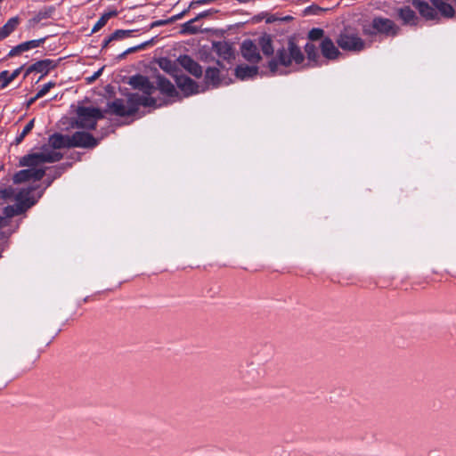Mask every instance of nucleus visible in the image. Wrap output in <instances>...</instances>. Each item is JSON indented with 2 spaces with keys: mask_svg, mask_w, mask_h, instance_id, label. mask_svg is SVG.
<instances>
[{
  "mask_svg": "<svg viewBox=\"0 0 456 456\" xmlns=\"http://www.w3.org/2000/svg\"><path fill=\"white\" fill-rule=\"evenodd\" d=\"M305 51L310 61L317 62L319 53L318 49L314 44L307 43L305 46Z\"/></svg>",
  "mask_w": 456,
  "mask_h": 456,
  "instance_id": "nucleus-24",
  "label": "nucleus"
},
{
  "mask_svg": "<svg viewBox=\"0 0 456 456\" xmlns=\"http://www.w3.org/2000/svg\"><path fill=\"white\" fill-rule=\"evenodd\" d=\"M58 64L57 61L50 60V59H45L42 61H38L32 64L28 68V72H37L41 73L42 75H46L49 71L53 69Z\"/></svg>",
  "mask_w": 456,
  "mask_h": 456,
  "instance_id": "nucleus-14",
  "label": "nucleus"
},
{
  "mask_svg": "<svg viewBox=\"0 0 456 456\" xmlns=\"http://www.w3.org/2000/svg\"><path fill=\"white\" fill-rule=\"evenodd\" d=\"M324 31L319 28H312L308 33V38L312 41H316L323 37Z\"/></svg>",
  "mask_w": 456,
  "mask_h": 456,
  "instance_id": "nucleus-30",
  "label": "nucleus"
},
{
  "mask_svg": "<svg viewBox=\"0 0 456 456\" xmlns=\"http://www.w3.org/2000/svg\"><path fill=\"white\" fill-rule=\"evenodd\" d=\"M20 70H21V68H18L15 70H13L12 73L8 72L9 81L10 82L13 81L20 75Z\"/></svg>",
  "mask_w": 456,
  "mask_h": 456,
  "instance_id": "nucleus-35",
  "label": "nucleus"
},
{
  "mask_svg": "<svg viewBox=\"0 0 456 456\" xmlns=\"http://www.w3.org/2000/svg\"><path fill=\"white\" fill-rule=\"evenodd\" d=\"M25 52L24 49H23V45H22V43L14 46L8 53V56L9 57H13V56H16V55H19L20 53Z\"/></svg>",
  "mask_w": 456,
  "mask_h": 456,
  "instance_id": "nucleus-33",
  "label": "nucleus"
},
{
  "mask_svg": "<svg viewBox=\"0 0 456 456\" xmlns=\"http://www.w3.org/2000/svg\"><path fill=\"white\" fill-rule=\"evenodd\" d=\"M259 46L265 55L270 56L273 53V47L272 45V40L269 37H262L259 39Z\"/></svg>",
  "mask_w": 456,
  "mask_h": 456,
  "instance_id": "nucleus-23",
  "label": "nucleus"
},
{
  "mask_svg": "<svg viewBox=\"0 0 456 456\" xmlns=\"http://www.w3.org/2000/svg\"><path fill=\"white\" fill-rule=\"evenodd\" d=\"M115 12H109V13H105L103 14L98 20L97 22L94 24L93 29H92V32H97L98 30H100L106 23L107 21L109 20V19L114 15Z\"/></svg>",
  "mask_w": 456,
  "mask_h": 456,
  "instance_id": "nucleus-26",
  "label": "nucleus"
},
{
  "mask_svg": "<svg viewBox=\"0 0 456 456\" xmlns=\"http://www.w3.org/2000/svg\"><path fill=\"white\" fill-rule=\"evenodd\" d=\"M164 23H166V21L159 20V21L155 22V23L153 24V26H154V25H161V24H164Z\"/></svg>",
  "mask_w": 456,
  "mask_h": 456,
  "instance_id": "nucleus-39",
  "label": "nucleus"
},
{
  "mask_svg": "<svg viewBox=\"0 0 456 456\" xmlns=\"http://www.w3.org/2000/svg\"><path fill=\"white\" fill-rule=\"evenodd\" d=\"M37 99H38V98H36V95H35L33 98H31V99L28 101V105H31V104H32V103H34V102H36V100H37Z\"/></svg>",
  "mask_w": 456,
  "mask_h": 456,
  "instance_id": "nucleus-38",
  "label": "nucleus"
},
{
  "mask_svg": "<svg viewBox=\"0 0 456 456\" xmlns=\"http://www.w3.org/2000/svg\"><path fill=\"white\" fill-rule=\"evenodd\" d=\"M373 28L376 29L379 33H384L387 35H395L397 32V28L395 23L386 18H375L372 21Z\"/></svg>",
  "mask_w": 456,
  "mask_h": 456,
  "instance_id": "nucleus-11",
  "label": "nucleus"
},
{
  "mask_svg": "<svg viewBox=\"0 0 456 456\" xmlns=\"http://www.w3.org/2000/svg\"><path fill=\"white\" fill-rule=\"evenodd\" d=\"M54 86H55L54 82H48V83L45 84L41 87V89H39L38 92L37 93L36 98H41V97L45 96L50 91V89Z\"/></svg>",
  "mask_w": 456,
  "mask_h": 456,
  "instance_id": "nucleus-31",
  "label": "nucleus"
},
{
  "mask_svg": "<svg viewBox=\"0 0 456 456\" xmlns=\"http://www.w3.org/2000/svg\"><path fill=\"white\" fill-rule=\"evenodd\" d=\"M69 135L53 134L48 139V143L44 145L39 151L24 156L20 160V166H37L45 163H53L62 158L58 150L70 148Z\"/></svg>",
  "mask_w": 456,
  "mask_h": 456,
  "instance_id": "nucleus-1",
  "label": "nucleus"
},
{
  "mask_svg": "<svg viewBox=\"0 0 456 456\" xmlns=\"http://www.w3.org/2000/svg\"><path fill=\"white\" fill-rule=\"evenodd\" d=\"M33 189L31 187L15 188L12 186L0 190V199L15 201L13 206H7L0 214V228L9 224L11 217L21 214L26 208L35 204L31 197Z\"/></svg>",
  "mask_w": 456,
  "mask_h": 456,
  "instance_id": "nucleus-2",
  "label": "nucleus"
},
{
  "mask_svg": "<svg viewBox=\"0 0 456 456\" xmlns=\"http://www.w3.org/2000/svg\"><path fill=\"white\" fill-rule=\"evenodd\" d=\"M156 100L152 97L140 96L139 94H131L127 100L116 99L110 103V111L118 116H130L135 113L139 106L157 107Z\"/></svg>",
  "mask_w": 456,
  "mask_h": 456,
  "instance_id": "nucleus-3",
  "label": "nucleus"
},
{
  "mask_svg": "<svg viewBox=\"0 0 456 456\" xmlns=\"http://www.w3.org/2000/svg\"><path fill=\"white\" fill-rule=\"evenodd\" d=\"M11 82L8 77V70H4L0 72V87H6Z\"/></svg>",
  "mask_w": 456,
  "mask_h": 456,
  "instance_id": "nucleus-32",
  "label": "nucleus"
},
{
  "mask_svg": "<svg viewBox=\"0 0 456 456\" xmlns=\"http://www.w3.org/2000/svg\"><path fill=\"white\" fill-rule=\"evenodd\" d=\"M45 41V37L24 42V43H22L23 49L26 52L30 49L37 48V47L40 46Z\"/></svg>",
  "mask_w": 456,
  "mask_h": 456,
  "instance_id": "nucleus-28",
  "label": "nucleus"
},
{
  "mask_svg": "<svg viewBox=\"0 0 456 456\" xmlns=\"http://www.w3.org/2000/svg\"><path fill=\"white\" fill-rule=\"evenodd\" d=\"M216 49L219 56L224 60H229L233 57V51L227 43H218L216 45Z\"/></svg>",
  "mask_w": 456,
  "mask_h": 456,
  "instance_id": "nucleus-22",
  "label": "nucleus"
},
{
  "mask_svg": "<svg viewBox=\"0 0 456 456\" xmlns=\"http://www.w3.org/2000/svg\"><path fill=\"white\" fill-rule=\"evenodd\" d=\"M320 46L322 55L327 59L333 60L340 54L333 41L329 37H324Z\"/></svg>",
  "mask_w": 456,
  "mask_h": 456,
  "instance_id": "nucleus-15",
  "label": "nucleus"
},
{
  "mask_svg": "<svg viewBox=\"0 0 456 456\" xmlns=\"http://www.w3.org/2000/svg\"><path fill=\"white\" fill-rule=\"evenodd\" d=\"M219 69L216 68H208L205 73V81L208 85L216 86L219 85Z\"/></svg>",
  "mask_w": 456,
  "mask_h": 456,
  "instance_id": "nucleus-20",
  "label": "nucleus"
},
{
  "mask_svg": "<svg viewBox=\"0 0 456 456\" xmlns=\"http://www.w3.org/2000/svg\"><path fill=\"white\" fill-rule=\"evenodd\" d=\"M20 20L18 16L12 17L7 20V22L0 28V41L9 37L18 27Z\"/></svg>",
  "mask_w": 456,
  "mask_h": 456,
  "instance_id": "nucleus-19",
  "label": "nucleus"
},
{
  "mask_svg": "<svg viewBox=\"0 0 456 456\" xmlns=\"http://www.w3.org/2000/svg\"><path fill=\"white\" fill-rule=\"evenodd\" d=\"M27 167H28V169L20 170L13 175L12 180L15 184L29 181L37 182L41 180L45 175V168L43 165Z\"/></svg>",
  "mask_w": 456,
  "mask_h": 456,
  "instance_id": "nucleus-7",
  "label": "nucleus"
},
{
  "mask_svg": "<svg viewBox=\"0 0 456 456\" xmlns=\"http://www.w3.org/2000/svg\"><path fill=\"white\" fill-rule=\"evenodd\" d=\"M196 19H191L189 21L185 22L182 26V32L185 34H195L200 31L199 27L195 26L194 23Z\"/></svg>",
  "mask_w": 456,
  "mask_h": 456,
  "instance_id": "nucleus-25",
  "label": "nucleus"
},
{
  "mask_svg": "<svg viewBox=\"0 0 456 456\" xmlns=\"http://www.w3.org/2000/svg\"><path fill=\"white\" fill-rule=\"evenodd\" d=\"M241 54L245 60L253 64L257 63L261 60L258 47L251 40H245L240 47Z\"/></svg>",
  "mask_w": 456,
  "mask_h": 456,
  "instance_id": "nucleus-10",
  "label": "nucleus"
},
{
  "mask_svg": "<svg viewBox=\"0 0 456 456\" xmlns=\"http://www.w3.org/2000/svg\"><path fill=\"white\" fill-rule=\"evenodd\" d=\"M34 122L35 120L34 119H31L25 126L24 128L22 129L21 133L16 137L15 141H16V143L19 144L20 143L23 139L25 138V136L30 133V131L33 129L34 127Z\"/></svg>",
  "mask_w": 456,
  "mask_h": 456,
  "instance_id": "nucleus-27",
  "label": "nucleus"
},
{
  "mask_svg": "<svg viewBox=\"0 0 456 456\" xmlns=\"http://www.w3.org/2000/svg\"><path fill=\"white\" fill-rule=\"evenodd\" d=\"M399 16L405 24H415L417 17L410 7H403L399 10Z\"/></svg>",
  "mask_w": 456,
  "mask_h": 456,
  "instance_id": "nucleus-21",
  "label": "nucleus"
},
{
  "mask_svg": "<svg viewBox=\"0 0 456 456\" xmlns=\"http://www.w3.org/2000/svg\"><path fill=\"white\" fill-rule=\"evenodd\" d=\"M77 114V126L86 129H94L97 121L103 118L101 110L94 107H79Z\"/></svg>",
  "mask_w": 456,
  "mask_h": 456,
  "instance_id": "nucleus-5",
  "label": "nucleus"
},
{
  "mask_svg": "<svg viewBox=\"0 0 456 456\" xmlns=\"http://www.w3.org/2000/svg\"><path fill=\"white\" fill-rule=\"evenodd\" d=\"M337 43L346 51L359 52L365 47L363 40L351 28H345L338 36Z\"/></svg>",
  "mask_w": 456,
  "mask_h": 456,
  "instance_id": "nucleus-6",
  "label": "nucleus"
},
{
  "mask_svg": "<svg viewBox=\"0 0 456 456\" xmlns=\"http://www.w3.org/2000/svg\"><path fill=\"white\" fill-rule=\"evenodd\" d=\"M147 45V43H143V44H141L139 45H136V46H134V47H130L128 49H126L121 55L120 57H125L126 54L128 53H134L135 51H138V50H142L145 47V45Z\"/></svg>",
  "mask_w": 456,
  "mask_h": 456,
  "instance_id": "nucleus-34",
  "label": "nucleus"
},
{
  "mask_svg": "<svg viewBox=\"0 0 456 456\" xmlns=\"http://www.w3.org/2000/svg\"><path fill=\"white\" fill-rule=\"evenodd\" d=\"M133 30L118 29L110 35V39L120 40L131 37Z\"/></svg>",
  "mask_w": 456,
  "mask_h": 456,
  "instance_id": "nucleus-29",
  "label": "nucleus"
},
{
  "mask_svg": "<svg viewBox=\"0 0 456 456\" xmlns=\"http://www.w3.org/2000/svg\"><path fill=\"white\" fill-rule=\"evenodd\" d=\"M54 12H55L54 6H45L43 8H41L33 18L28 20V27L34 28L41 20L51 18L53 16V14L54 13Z\"/></svg>",
  "mask_w": 456,
  "mask_h": 456,
  "instance_id": "nucleus-16",
  "label": "nucleus"
},
{
  "mask_svg": "<svg viewBox=\"0 0 456 456\" xmlns=\"http://www.w3.org/2000/svg\"><path fill=\"white\" fill-rule=\"evenodd\" d=\"M129 85L132 86L134 89L142 92V96L151 97V95L155 91V86L149 80L148 77L142 75L131 77L129 79Z\"/></svg>",
  "mask_w": 456,
  "mask_h": 456,
  "instance_id": "nucleus-8",
  "label": "nucleus"
},
{
  "mask_svg": "<svg viewBox=\"0 0 456 456\" xmlns=\"http://www.w3.org/2000/svg\"><path fill=\"white\" fill-rule=\"evenodd\" d=\"M70 148H92L97 145V140L86 132H76L69 135Z\"/></svg>",
  "mask_w": 456,
  "mask_h": 456,
  "instance_id": "nucleus-9",
  "label": "nucleus"
},
{
  "mask_svg": "<svg viewBox=\"0 0 456 456\" xmlns=\"http://www.w3.org/2000/svg\"><path fill=\"white\" fill-rule=\"evenodd\" d=\"M258 68L256 66L239 65L235 69V75L241 80L248 79L256 76Z\"/></svg>",
  "mask_w": 456,
  "mask_h": 456,
  "instance_id": "nucleus-18",
  "label": "nucleus"
},
{
  "mask_svg": "<svg viewBox=\"0 0 456 456\" xmlns=\"http://www.w3.org/2000/svg\"><path fill=\"white\" fill-rule=\"evenodd\" d=\"M113 40H114V39H110V37H108L107 39H105V40L103 41V44H102V48L107 47V46H108V45H109L111 41H113Z\"/></svg>",
  "mask_w": 456,
  "mask_h": 456,
  "instance_id": "nucleus-36",
  "label": "nucleus"
},
{
  "mask_svg": "<svg viewBox=\"0 0 456 456\" xmlns=\"http://www.w3.org/2000/svg\"><path fill=\"white\" fill-rule=\"evenodd\" d=\"M176 85L183 92L185 96L200 93L199 86L186 76H177Z\"/></svg>",
  "mask_w": 456,
  "mask_h": 456,
  "instance_id": "nucleus-12",
  "label": "nucleus"
},
{
  "mask_svg": "<svg viewBox=\"0 0 456 456\" xmlns=\"http://www.w3.org/2000/svg\"><path fill=\"white\" fill-rule=\"evenodd\" d=\"M179 63L181 66L186 69L188 72H190L191 75L195 76L196 77H199L202 74V69L200 65L196 62L194 60H192L188 55L181 56L178 59Z\"/></svg>",
  "mask_w": 456,
  "mask_h": 456,
  "instance_id": "nucleus-13",
  "label": "nucleus"
},
{
  "mask_svg": "<svg viewBox=\"0 0 456 456\" xmlns=\"http://www.w3.org/2000/svg\"><path fill=\"white\" fill-rule=\"evenodd\" d=\"M207 14H208V12H201V13H200L197 17H195V19H196V20H200V19H201V18L206 17V16H207Z\"/></svg>",
  "mask_w": 456,
  "mask_h": 456,
  "instance_id": "nucleus-37",
  "label": "nucleus"
},
{
  "mask_svg": "<svg viewBox=\"0 0 456 456\" xmlns=\"http://www.w3.org/2000/svg\"><path fill=\"white\" fill-rule=\"evenodd\" d=\"M157 86L162 94H167L169 97L177 95V92L174 85L161 76L157 77Z\"/></svg>",
  "mask_w": 456,
  "mask_h": 456,
  "instance_id": "nucleus-17",
  "label": "nucleus"
},
{
  "mask_svg": "<svg viewBox=\"0 0 456 456\" xmlns=\"http://www.w3.org/2000/svg\"><path fill=\"white\" fill-rule=\"evenodd\" d=\"M304 61V55L298 46L289 40L286 47L277 51L276 58L269 61V69L273 74L281 75L283 71L280 66L289 67L293 63L299 65Z\"/></svg>",
  "mask_w": 456,
  "mask_h": 456,
  "instance_id": "nucleus-4",
  "label": "nucleus"
}]
</instances>
